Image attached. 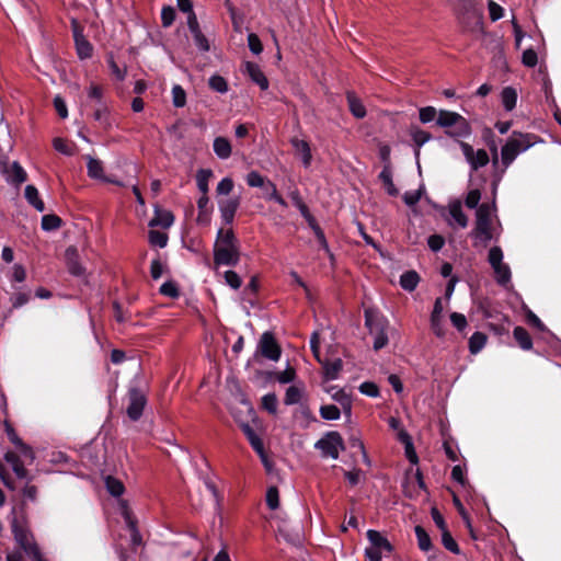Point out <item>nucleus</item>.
I'll use <instances>...</instances> for the list:
<instances>
[{
    "instance_id": "nucleus-1",
    "label": "nucleus",
    "mask_w": 561,
    "mask_h": 561,
    "mask_svg": "<svg viewBox=\"0 0 561 561\" xmlns=\"http://www.w3.org/2000/svg\"><path fill=\"white\" fill-rule=\"evenodd\" d=\"M240 253L232 230L220 229L214 245V263L216 266H234L239 262Z\"/></svg>"
},
{
    "instance_id": "nucleus-2",
    "label": "nucleus",
    "mask_w": 561,
    "mask_h": 561,
    "mask_svg": "<svg viewBox=\"0 0 561 561\" xmlns=\"http://www.w3.org/2000/svg\"><path fill=\"white\" fill-rule=\"evenodd\" d=\"M535 144V135L514 131L502 147L501 158L504 167L507 168L519 153L526 151Z\"/></svg>"
},
{
    "instance_id": "nucleus-3",
    "label": "nucleus",
    "mask_w": 561,
    "mask_h": 561,
    "mask_svg": "<svg viewBox=\"0 0 561 561\" xmlns=\"http://www.w3.org/2000/svg\"><path fill=\"white\" fill-rule=\"evenodd\" d=\"M494 205L482 204L477 209L476 227L472 231L474 239L484 245L494 238L493 214Z\"/></svg>"
},
{
    "instance_id": "nucleus-4",
    "label": "nucleus",
    "mask_w": 561,
    "mask_h": 561,
    "mask_svg": "<svg viewBox=\"0 0 561 561\" xmlns=\"http://www.w3.org/2000/svg\"><path fill=\"white\" fill-rule=\"evenodd\" d=\"M365 324L369 333L374 336V350L379 351L388 344L386 333L388 320L374 310L365 311Z\"/></svg>"
},
{
    "instance_id": "nucleus-5",
    "label": "nucleus",
    "mask_w": 561,
    "mask_h": 561,
    "mask_svg": "<svg viewBox=\"0 0 561 561\" xmlns=\"http://www.w3.org/2000/svg\"><path fill=\"white\" fill-rule=\"evenodd\" d=\"M437 124L448 128L446 133L451 137H466L471 133L467 119L455 112L440 111L437 117Z\"/></svg>"
},
{
    "instance_id": "nucleus-6",
    "label": "nucleus",
    "mask_w": 561,
    "mask_h": 561,
    "mask_svg": "<svg viewBox=\"0 0 561 561\" xmlns=\"http://www.w3.org/2000/svg\"><path fill=\"white\" fill-rule=\"evenodd\" d=\"M12 533L18 547L33 561H44L32 535L16 520L12 523Z\"/></svg>"
},
{
    "instance_id": "nucleus-7",
    "label": "nucleus",
    "mask_w": 561,
    "mask_h": 561,
    "mask_svg": "<svg viewBox=\"0 0 561 561\" xmlns=\"http://www.w3.org/2000/svg\"><path fill=\"white\" fill-rule=\"evenodd\" d=\"M367 538L370 546L366 548L365 553L369 561H380L382 557L391 553V543L379 531L369 529Z\"/></svg>"
},
{
    "instance_id": "nucleus-8",
    "label": "nucleus",
    "mask_w": 561,
    "mask_h": 561,
    "mask_svg": "<svg viewBox=\"0 0 561 561\" xmlns=\"http://www.w3.org/2000/svg\"><path fill=\"white\" fill-rule=\"evenodd\" d=\"M325 457L337 459L340 451L344 449L342 436L337 432H330L316 443Z\"/></svg>"
},
{
    "instance_id": "nucleus-9",
    "label": "nucleus",
    "mask_w": 561,
    "mask_h": 561,
    "mask_svg": "<svg viewBox=\"0 0 561 561\" xmlns=\"http://www.w3.org/2000/svg\"><path fill=\"white\" fill-rule=\"evenodd\" d=\"M87 169H88V175L91 179L100 180L106 183H112L118 186H124L125 183L118 179H116L113 175H105L103 163L101 160L95 159L91 156L87 157Z\"/></svg>"
},
{
    "instance_id": "nucleus-10",
    "label": "nucleus",
    "mask_w": 561,
    "mask_h": 561,
    "mask_svg": "<svg viewBox=\"0 0 561 561\" xmlns=\"http://www.w3.org/2000/svg\"><path fill=\"white\" fill-rule=\"evenodd\" d=\"M257 351L265 358L277 362L280 357V347L271 332H264L259 341Z\"/></svg>"
},
{
    "instance_id": "nucleus-11",
    "label": "nucleus",
    "mask_w": 561,
    "mask_h": 561,
    "mask_svg": "<svg viewBox=\"0 0 561 561\" xmlns=\"http://www.w3.org/2000/svg\"><path fill=\"white\" fill-rule=\"evenodd\" d=\"M71 28L79 58H90L92 56L93 47L83 35V28L80 26L77 20L71 21Z\"/></svg>"
},
{
    "instance_id": "nucleus-12",
    "label": "nucleus",
    "mask_w": 561,
    "mask_h": 561,
    "mask_svg": "<svg viewBox=\"0 0 561 561\" xmlns=\"http://www.w3.org/2000/svg\"><path fill=\"white\" fill-rule=\"evenodd\" d=\"M460 148L472 170H478L479 168L488 164L489 156L484 149L474 151V149L469 144L462 141L460 142Z\"/></svg>"
},
{
    "instance_id": "nucleus-13",
    "label": "nucleus",
    "mask_w": 561,
    "mask_h": 561,
    "mask_svg": "<svg viewBox=\"0 0 561 561\" xmlns=\"http://www.w3.org/2000/svg\"><path fill=\"white\" fill-rule=\"evenodd\" d=\"M146 405V398L140 392L133 390L129 393V404L127 408V414L130 420L137 421L144 411Z\"/></svg>"
},
{
    "instance_id": "nucleus-14",
    "label": "nucleus",
    "mask_w": 561,
    "mask_h": 561,
    "mask_svg": "<svg viewBox=\"0 0 561 561\" xmlns=\"http://www.w3.org/2000/svg\"><path fill=\"white\" fill-rule=\"evenodd\" d=\"M290 144L295 150V154L301 159L302 165L308 169L312 161L310 145L304 139L297 137L291 138Z\"/></svg>"
},
{
    "instance_id": "nucleus-15",
    "label": "nucleus",
    "mask_w": 561,
    "mask_h": 561,
    "mask_svg": "<svg viewBox=\"0 0 561 561\" xmlns=\"http://www.w3.org/2000/svg\"><path fill=\"white\" fill-rule=\"evenodd\" d=\"M243 72L262 90H266L268 88V80L256 64L245 61L243 64Z\"/></svg>"
},
{
    "instance_id": "nucleus-16",
    "label": "nucleus",
    "mask_w": 561,
    "mask_h": 561,
    "mask_svg": "<svg viewBox=\"0 0 561 561\" xmlns=\"http://www.w3.org/2000/svg\"><path fill=\"white\" fill-rule=\"evenodd\" d=\"M187 26L197 48L202 51H208L210 48L209 43L206 36L202 33L197 19L192 16L191 21H187Z\"/></svg>"
},
{
    "instance_id": "nucleus-17",
    "label": "nucleus",
    "mask_w": 561,
    "mask_h": 561,
    "mask_svg": "<svg viewBox=\"0 0 561 561\" xmlns=\"http://www.w3.org/2000/svg\"><path fill=\"white\" fill-rule=\"evenodd\" d=\"M450 219L448 222L450 226L457 225L460 228H466L468 226V218L462 211L461 203L456 201L449 204L448 206Z\"/></svg>"
},
{
    "instance_id": "nucleus-18",
    "label": "nucleus",
    "mask_w": 561,
    "mask_h": 561,
    "mask_svg": "<svg viewBox=\"0 0 561 561\" xmlns=\"http://www.w3.org/2000/svg\"><path fill=\"white\" fill-rule=\"evenodd\" d=\"M119 506H121V513L125 519V523L130 530V536H131V540H133L134 545H139L141 541V537L136 527V522L131 516L130 510L128 508L125 501H121Z\"/></svg>"
},
{
    "instance_id": "nucleus-19",
    "label": "nucleus",
    "mask_w": 561,
    "mask_h": 561,
    "mask_svg": "<svg viewBox=\"0 0 561 561\" xmlns=\"http://www.w3.org/2000/svg\"><path fill=\"white\" fill-rule=\"evenodd\" d=\"M241 428L244 435L247 436L249 443L251 444L252 448L260 455L261 459L266 465L264 446L259 435L254 432L253 427L250 424L244 423L241 425Z\"/></svg>"
},
{
    "instance_id": "nucleus-20",
    "label": "nucleus",
    "mask_w": 561,
    "mask_h": 561,
    "mask_svg": "<svg viewBox=\"0 0 561 561\" xmlns=\"http://www.w3.org/2000/svg\"><path fill=\"white\" fill-rule=\"evenodd\" d=\"M174 217L171 211L154 207V216L149 221L150 227L170 228L173 225Z\"/></svg>"
},
{
    "instance_id": "nucleus-21",
    "label": "nucleus",
    "mask_w": 561,
    "mask_h": 561,
    "mask_svg": "<svg viewBox=\"0 0 561 561\" xmlns=\"http://www.w3.org/2000/svg\"><path fill=\"white\" fill-rule=\"evenodd\" d=\"M219 210L221 213V218L226 224H231L234 214L239 207V199L238 198H227L224 201H219Z\"/></svg>"
},
{
    "instance_id": "nucleus-22",
    "label": "nucleus",
    "mask_w": 561,
    "mask_h": 561,
    "mask_svg": "<svg viewBox=\"0 0 561 561\" xmlns=\"http://www.w3.org/2000/svg\"><path fill=\"white\" fill-rule=\"evenodd\" d=\"M66 262L69 272L75 276H81L84 273V268L79 262L78 251L73 247H69L65 253Z\"/></svg>"
},
{
    "instance_id": "nucleus-23",
    "label": "nucleus",
    "mask_w": 561,
    "mask_h": 561,
    "mask_svg": "<svg viewBox=\"0 0 561 561\" xmlns=\"http://www.w3.org/2000/svg\"><path fill=\"white\" fill-rule=\"evenodd\" d=\"M213 149L215 154L222 160L228 159L232 152L231 144L225 137H216L214 139Z\"/></svg>"
},
{
    "instance_id": "nucleus-24",
    "label": "nucleus",
    "mask_w": 561,
    "mask_h": 561,
    "mask_svg": "<svg viewBox=\"0 0 561 561\" xmlns=\"http://www.w3.org/2000/svg\"><path fill=\"white\" fill-rule=\"evenodd\" d=\"M324 371V378L327 380H335L343 367V363L340 358H335L333 360L321 362Z\"/></svg>"
},
{
    "instance_id": "nucleus-25",
    "label": "nucleus",
    "mask_w": 561,
    "mask_h": 561,
    "mask_svg": "<svg viewBox=\"0 0 561 561\" xmlns=\"http://www.w3.org/2000/svg\"><path fill=\"white\" fill-rule=\"evenodd\" d=\"M24 196L30 205H32L37 211H44L45 205L39 197L38 190L34 185H26L24 190Z\"/></svg>"
},
{
    "instance_id": "nucleus-26",
    "label": "nucleus",
    "mask_w": 561,
    "mask_h": 561,
    "mask_svg": "<svg viewBox=\"0 0 561 561\" xmlns=\"http://www.w3.org/2000/svg\"><path fill=\"white\" fill-rule=\"evenodd\" d=\"M346 98L351 113L356 118H363L366 115V110L362 101L356 96L354 92H347Z\"/></svg>"
},
{
    "instance_id": "nucleus-27",
    "label": "nucleus",
    "mask_w": 561,
    "mask_h": 561,
    "mask_svg": "<svg viewBox=\"0 0 561 561\" xmlns=\"http://www.w3.org/2000/svg\"><path fill=\"white\" fill-rule=\"evenodd\" d=\"M501 100L504 108L511 112L515 108L517 102V92L512 87H506L502 90Z\"/></svg>"
},
{
    "instance_id": "nucleus-28",
    "label": "nucleus",
    "mask_w": 561,
    "mask_h": 561,
    "mask_svg": "<svg viewBox=\"0 0 561 561\" xmlns=\"http://www.w3.org/2000/svg\"><path fill=\"white\" fill-rule=\"evenodd\" d=\"M5 460L11 465L18 478L25 479L27 477V471L24 467V463L21 461L20 457L16 454L8 453L5 455Z\"/></svg>"
},
{
    "instance_id": "nucleus-29",
    "label": "nucleus",
    "mask_w": 561,
    "mask_h": 561,
    "mask_svg": "<svg viewBox=\"0 0 561 561\" xmlns=\"http://www.w3.org/2000/svg\"><path fill=\"white\" fill-rule=\"evenodd\" d=\"M7 173L8 180L14 184H21L26 181V172L18 162H13L7 169Z\"/></svg>"
},
{
    "instance_id": "nucleus-30",
    "label": "nucleus",
    "mask_w": 561,
    "mask_h": 561,
    "mask_svg": "<svg viewBox=\"0 0 561 561\" xmlns=\"http://www.w3.org/2000/svg\"><path fill=\"white\" fill-rule=\"evenodd\" d=\"M420 282L415 271H408L400 276V285L404 290L413 291Z\"/></svg>"
},
{
    "instance_id": "nucleus-31",
    "label": "nucleus",
    "mask_w": 561,
    "mask_h": 561,
    "mask_svg": "<svg viewBox=\"0 0 561 561\" xmlns=\"http://www.w3.org/2000/svg\"><path fill=\"white\" fill-rule=\"evenodd\" d=\"M488 261L494 272L506 264L503 262V251L500 247H492L490 249Z\"/></svg>"
},
{
    "instance_id": "nucleus-32",
    "label": "nucleus",
    "mask_w": 561,
    "mask_h": 561,
    "mask_svg": "<svg viewBox=\"0 0 561 561\" xmlns=\"http://www.w3.org/2000/svg\"><path fill=\"white\" fill-rule=\"evenodd\" d=\"M388 423L392 430L398 431V437H399L400 442L405 444L407 451L409 453V449L412 447L411 438H410L409 434L404 430L401 428L400 421L396 417H390Z\"/></svg>"
},
{
    "instance_id": "nucleus-33",
    "label": "nucleus",
    "mask_w": 561,
    "mask_h": 561,
    "mask_svg": "<svg viewBox=\"0 0 561 561\" xmlns=\"http://www.w3.org/2000/svg\"><path fill=\"white\" fill-rule=\"evenodd\" d=\"M513 334H514L515 340L517 341V343L519 344V346L523 350L527 351V350L531 348V346H533L531 337L524 328L516 327L514 329Z\"/></svg>"
},
{
    "instance_id": "nucleus-34",
    "label": "nucleus",
    "mask_w": 561,
    "mask_h": 561,
    "mask_svg": "<svg viewBox=\"0 0 561 561\" xmlns=\"http://www.w3.org/2000/svg\"><path fill=\"white\" fill-rule=\"evenodd\" d=\"M486 336L482 332H474L469 339V351L471 354H478L485 345Z\"/></svg>"
},
{
    "instance_id": "nucleus-35",
    "label": "nucleus",
    "mask_w": 561,
    "mask_h": 561,
    "mask_svg": "<svg viewBox=\"0 0 561 561\" xmlns=\"http://www.w3.org/2000/svg\"><path fill=\"white\" fill-rule=\"evenodd\" d=\"M211 176L213 172L208 169H202L196 174L197 187L204 195L208 193V183Z\"/></svg>"
},
{
    "instance_id": "nucleus-36",
    "label": "nucleus",
    "mask_w": 561,
    "mask_h": 561,
    "mask_svg": "<svg viewBox=\"0 0 561 561\" xmlns=\"http://www.w3.org/2000/svg\"><path fill=\"white\" fill-rule=\"evenodd\" d=\"M105 486L113 496H121L125 491L122 481L112 476L105 478Z\"/></svg>"
},
{
    "instance_id": "nucleus-37",
    "label": "nucleus",
    "mask_w": 561,
    "mask_h": 561,
    "mask_svg": "<svg viewBox=\"0 0 561 561\" xmlns=\"http://www.w3.org/2000/svg\"><path fill=\"white\" fill-rule=\"evenodd\" d=\"M411 136L417 146V149L415 150V157L417 158L420 156V147L430 140L431 135L425 130L414 127L411 129Z\"/></svg>"
},
{
    "instance_id": "nucleus-38",
    "label": "nucleus",
    "mask_w": 561,
    "mask_h": 561,
    "mask_svg": "<svg viewBox=\"0 0 561 561\" xmlns=\"http://www.w3.org/2000/svg\"><path fill=\"white\" fill-rule=\"evenodd\" d=\"M414 530L417 538L419 548L422 551H428L432 548V542L428 534L422 526H416Z\"/></svg>"
},
{
    "instance_id": "nucleus-39",
    "label": "nucleus",
    "mask_w": 561,
    "mask_h": 561,
    "mask_svg": "<svg viewBox=\"0 0 561 561\" xmlns=\"http://www.w3.org/2000/svg\"><path fill=\"white\" fill-rule=\"evenodd\" d=\"M208 84L211 90L218 93H226L228 91V83L226 79L219 75H214L209 78Z\"/></svg>"
},
{
    "instance_id": "nucleus-40",
    "label": "nucleus",
    "mask_w": 561,
    "mask_h": 561,
    "mask_svg": "<svg viewBox=\"0 0 561 561\" xmlns=\"http://www.w3.org/2000/svg\"><path fill=\"white\" fill-rule=\"evenodd\" d=\"M320 415L324 420L335 421L340 419L341 412L336 405L327 404L320 408Z\"/></svg>"
},
{
    "instance_id": "nucleus-41",
    "label": "nucleus",
    "mask_w": 561,
    "mask_h": 561,
    "mask_svg": "<svg viewBox=\"0 0 561 561\" xmlns=\"http://www.w3.org/2000/svg\"><path fill=\"white\" fill-rule=\"evenodd\" d=\"M302 397V390L296 386H291L286 390L284 402L287 405L296 404Z\"/></svg>"
},
{
    "instance_id": "nucleus-42",
    "label": "nucleus",
    "mask_w": 561,
    "mask_h": 561,
    "mask_svg": "<svg viewBox=\"0 0 561 561\" xmlns=\"http://www.w3.org/2000/svg\"><path fill=\"white\" fill-rule=\"evenodd\" d=\"M172 102L175 107H183L186 103V93L179 84L172 88Z\"/></svg>"
},
{
    "instance_id": "nucleus-43",
    "label": "nucleus",
    "mask_w": 561,
    "mask_h": 561,
    "mask_svg": "<svg viewBox=\"0 0 561 561\" xmlns=\"http://www.w3.org/2000/svg\"><path fill=\"white\" fill-rule=\"evenodd\" d=\"M149 242L151 245L164 248L168 243V236L164 232L158 230L149 231Z\"/></svg>"
},
{
    "instance_id": "nucleus-44",
    "label": "nucleus",
    "mask_w": 561,
    "mask_h": 561,
    "mask_svg": "<svg viewBox=\"0 0 561 561\" xmlns=\"http://www.w3.org/2000/svg\"><path fill=\"white\" fill-rule=\"evenodd\" d=\"M495 279L501 286H506L511 282L512 273L507 264L494 272Z\"/></svg>"
},
{
    "instance_id": "nucleus-45",
    "label": "nucleus",
    "mask_w": 561,
    "mask_h": 561,
    "mask_svg": "<svg viewBox=\"0 0 561 561\" xmlns=\"http://www.w3.org/2000/svg\"><path fill=\"white\" fill-rule=\"evenodd\" d=\"M61 225V220L58 216L55 215H45L42 218V228L46 231H50L59 228Z\"/></svg>"
},
{
    "instance_id": "nucleus-46",
    "label": "nucleus",
    "mask_w": 561,
    "mask_h": 561,
    "mask_svg": "<svg viewBox=\"0 0 561 561\" xmlns=\"http://www.w3.org/2000/svg\"><path fill=\"white\" fill-rule=\"evenodd\" d=\"M442 542L450 552L456 554L459 553V547L448 530H444L442 533Z\"/></svg>"
},
{
    "instance_id": "nucleus-47",
    "label": "nucleus",
    "mask_w": 561,
    "mask_h": 561,
    "mask_svg": "<svg viewBox=\"0 0 561 561\" xmlns=\"http://www.w3.org/2000/svg\"><path fill=\"white\" fill-rule=\"evenodd\" d=\"M332 398L342 405V408L346 414H351L352 403H351V400L347 394H345L341 390H337L336 392H334L332 394Z\"/></svg>"
},
{
    "instance_id": "nucleus-48",
    "label": "nucleus",
    "mask_w": 561,
    "mask_h": 561,
    "mask_svg": "<svg viewBox=\"0 0 561 561\" xmlns=\"http://www.w3.org/2000/svg\"><path fill=\"white\" fill-rule=\"evenodd\" d=\"M247 183L251 187H264L267 181L256 171H251L247 175Z\"/></svg>"
},
{
    "instance_id": "nucleus-49",
    "label": "nucleus",
    "mask_w": 561,
    "mask_h": 561,
    "mask_svg": "<svg viewBox=\"0 0 561 561\" xmlns=\"http://www.w3.org/2000/svg\"><path fill=\"white\" fill-rule=\"evenodd\" d=\"M165 263L162 262L159 257L151 261L150 265V274L153 279H159L164 271H165Z\"/></svg>"
},
{
    "instance_id": "nucleus-50",
    "label": "nucleus",
    "mask_w": 561,
    "mask_h": 561,
    "mask_svg": "<svg viewBox=\"0 0 561 561\" xmlns=\"http://www.w3.org/2000/svg\"><path fill=\"white\" fill-rule=\"evenodd\" d=\"M263 408L272 414L277 410V398L274 393H267L262 398Z\"/></svg>"
},
{
    "instance_id": "nucleus-51",
    "label": "nucleus",
    "mask_w": 561,
    "mask_h": 561,
    "mask_svg": "<svg viewBox=\"0 0 561 561\" xmlns=\"http://www.w3.org/2000/svg\"><path fill=\"white\" fill-rule=\"evenodd\" d=\"M266 504L271 510H276L279 505L278 490L276 486L268 488L266 492Z\"/></svg>"
},
{
    "instance_id": "nucleus-52",
    "label": "nucleus",
    "mask_w": 561,
    "mask_h": 561,
    "mask_svg": "<svg viewBox=\"0 0 561 561\" xmlns=\"http://www.w3.org/2000/svg\"><path fill=\"white\" fill-rule=\"evenodd\" d=\"M488 9H489V13H490V19L493 22L502 19L504 15L503 8L500 4H497L496 2H494L493 0H489Z\"/></svg>"
},
{
    "instance_id": "nucleus-53",
    "label": "nucleus",
    "mask_w": 561,
    "mask_h": 561,
    "mask_svg": "<svg viewBox=\"0 0 561 561\" xmlns=\"http://www.w3.org/2000/svg\"><path fill=\"white\" fill-rule=\"evenodd\" d=\"M108 67L112 75L119 81H123L126 77V69L119 68L112 56L107 59Z\"/></svg>"
},
{
    "instance_id": "nucleus-54",
    "label": "nucleus",
    "mask_w": 561,
    "mask_h": 561,
    "mask_svg": "<svg viewBox=\"0 0 561 561\" xmlns=\"http://www.w3.org/2000/svg\"><path fill=\"white\" fill-rule=\"evenodd\" d=\"M175 19V10L172 7H165L161 11V21L164 27L172 25Z\"/></svg>"
},
{
    "instance_id": "nucleus-55",
    "label": "nucleus",
    "mask_w": 561,
    "mask_h": 561,
    "mask_svg": "<svg viewBox=\"0 0 561 561\" xmlns=\"http://www.w3.org/2000/svg\"><path fill=\"white\" fill-rule=\"evenodd\" d=\"M428 248L433 252H438L445 244V239L440 234H432L427 239Z\"/></svg>"
},
{
    "instance_id": "nucleus-56",
    "label": "nucleus",
    "mask_w": 561,
    "mask_h": 561,
    "mask_svg": "<svg viewBox=\"0 0 561 561\" xmlns=\"http://www.w3.org/2000/svg\"><path fill=\"white\" fill-rule=\"evenodd\" d=\"M233 188V181L230 178H224L217 185V194L228 195Z\"/></svg>"
},
{
    "instance_id": "nucleus-57",
    "label": "nucleus",
    "mask_w": 561,
    "mask_h": 561,
    "mask_svg": "<svg viewBox=\"0 0 561 561\" xmlns=\"http://www.w3.org/2000/svg\"><path fill=\"white\" fill-rule=\"evenodd\" d=\"M248 45H249L250 50L255 55H259L263 49L262 43H261L259 36L253 33L248 35Z\"/></svg>"
},
{
    "instance_id": "nucleus-58",
    "label": "nucleus",
    "mask_w": 561,
    "mask_h": 561,
    "mask_svg": "<svg viewBox=\"0 0 561 561\" xmlns=\"http://www.w3.org/2000/svg\"><path fill=\"white\" fill-rule=\"evenodd\" d=\"M431 329L436 336L443 337L445 335L443 317L431 318Z\"/></svg>"
},
{
    "instance_id": "nucleus-59",
    "label": "nucleus",
    "mask_w": 561,
    "mask_h": 561,
    "mask_svg": "<svg viewBox=\"0 0 561 561\" xmlns=\"http://www.w3.org/2000/svg\"><path fill=\"white\" fill-rule=\"evenodd\" d=\"M225 279L226 283L233 289H238L242 284L240 276L233 271H227L225 273Z\"/></svg>"
},
{
    "instance_id": "nucleus-60",
    "label": "nucleus",
    "mask_w": 561,
    "mask_h": 561,
    "mask_svg": "<svg viewBox=\"0 0 561 561\" xmlns=\"http://www.w3.org/2000/svg\"><path fill=\"white\" fill-rule=\"evenodd\" d=\"M359 391L363 394H366L371 398H376L379 396V389L374 382H363L359 386Z\"/></svg>"
},
{
    "instance_id": "nucleus-61",
    "label": "nucleus",
    "mask_w": 561,
    "mask_h": 561,
    "mask_svg": "<svg viewBox=\"0 0 561 561\" xmlns=\"http://www.w3.org/2000/svg\"><path fill=\"white\" fill-rule=\"evenodd\" d=\"M522 61L526 67H535L538 61L537 53L534 49H526L523 53Z\"/></svg>"
},
{
    "instance_id": "nucleus-62",
    "label": "nucleus",
    "mask_w": 561,
    "mask_h": 561,
    "mask_svg": "<svg viewBox=\"0 0 561 561\" xmlns=\"http://www.w3.org/2000/svg\"><path fill=\"white\" fill-rule=\"evenodd\" d=\"M450 321L458 331H462L467 327V319L462 313L453 312L450 314Z\"/></svg>"
},
{
    "instance_id": "nucleus-63",
    "label": "nucleus",
    "mask_w": 561,
    "mask_h": 561,
    "mask_svg": "<svg viewBox=\"0 0 561 561\" xmlns=\"http://www.w3.org/2000/svg\"><path fill=\"white\" fill-rule=\"evenodd\" d=\"M436 110L433 106H426L420 110V121L430 123L436 117Z\"/></svg>"
},
{
    "instance_id": "nucleus-64",
    "label": "nucleus",
    "mask_w": 561,
    "mask_h": 561,
    "mask_svg": "<svg viewBox=\"0 0 561 561\" xmlns=\"http://www.w3.org/2000/svg\"><path fill=\"white\" fill-rule=\"evenodd\" d=\"M160 293L172 298L179 296V289L176 285L172 282L163 283L160 287Z\"/></svg>"
}]
</instances>
